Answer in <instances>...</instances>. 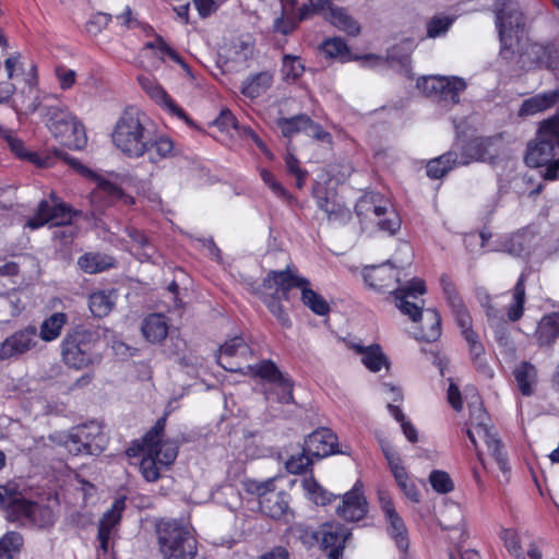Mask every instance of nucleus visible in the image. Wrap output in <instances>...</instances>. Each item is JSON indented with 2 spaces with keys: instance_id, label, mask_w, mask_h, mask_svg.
Here are the masks:
<instances>
[{
  "instance_id": "a18cd8bd",
  "label": "nucleus",
  "mask_w": 559,
  "mask_h": 559,
  "mask_svg": "<svg viewBox=\"0 0 559 559\" xmlns=\"http://www.w3.org/2000/svg\"><path fill=\"white\" fill-rule=\"evenodd\" d=\"M263 287L265 289L273 290L270 295H265L264 297V304L269 308V310L277 318L278 322L283 326H290V320L288 314L285 312L283 306L280 302L281 297H286L287 294H283L282 290L277 292V287L273 286L272 288L265 286L263 284Z\"/></svg>"
},
{
  "instance_id": "09e8293b",
  "label": "nucleus",
  "mask_w": 559,
  "mask_h": 559,
  "mask_svg": "<svg viewBox=\"0 0 559 559\" xmlns=\"http://www.w3.org/2000/svg\"><path fill=\"white\" fill-rule=\"evenodd\" d=\"M322 52L330 58H337L341 61L349 60V50L346 43L340 38H329L321 46Z\"/></svg>"
},
{
  "instance_id": "0e129e2a",
  "label": "nucleus",
  "mask_w": 559,
  "mask_h": 559,
  "mask_svg": "<svg viewBox=\"0 0 559 559\" xmlns=\"http://www.w3.org/2000/svg\"><path fill=\"white\" fill-rule=\"evenodd\" d=\"M453 20L447 16H435L427 25V35L430 38L439 37L447 33Z\"/></svg>"
},
{
  "instance_id": "774afa93",
  "label": "nucleus",
  "mask_w": 559,
  "mask_h": 559,
  "mask_svg": "<svg viewBox=\"0 0 559 559\" xmlns=\"http://www.w3.org/2000/svg\"><path fill=\"white\" fill-rule=\"evenodd\" d=\"M261 179L263 182L272 190V192L281 198V199H287L288 193L286 189L275 179L274 175L270 173L269 170L262 169L261 170Z\"/></svg>"
},
{
  "instance_id": "c03bdc74",
  "label": "nucleus",
  "mask_w": 559,
  "mask_h": 559,
  "mask_svg": "<svg viewBox=\"0 0 559 559\" xmlns=\"http://www.w3.org/2000/svg\"><path fill=\"white\" fill-rule=\"evenodd\" d=\"M525 275L521 274L512 290V300L508 306L507 316L510 321H518L523 314L525 301Z\"/></svg>"
},
{
  "instance_id": "6ab92c4d",
  "label": "nucleus",
  "mask_w": 559,
  "mask_h": 559,
  "mask_svg": "<svg viewBox=\"0 0 559 559\" xmlns=\"http://www.w3.org/2000/svg\"><path fill=\"white\" fill-rule=\"evenodd\" d=\"M138 82L141 88L147 96L159 106L169 116L182 120L188 126H193V121L187 115L182 107H180L166 90L153 78L140 75Z\"/></svg>"
},
{
  "instance_id": "cd10ccee",
  "label": "nucleus",
  "mask_w": 559,
  "mask_h": 559,
  "mask_svg": "<svg viewBox=\"0 0 559 559\" xmlns=\"http://www.w3.org/2000/svg\"><path fill=\"white\" fill-rule=\"evenodd\" d=\"M337 437L328 428H320L307 436L304 442V451L312 457L321 459L335 453H344L336 450Z\"/></svg>"
},
{
  "instance_id": "13d9d810",
  "label": "nucleus",
  "mask_w": 559,
  "mask_h": 559,
  "mask_svg": "<svg viewBox=\"0 0 559 559\" xmlns=\"http://www.w3.org/2000/svg\"><path fill=\"white\" fill-rule=\"evenodd\" d=\"M311 459L312 456L302 450L301 453L294 454L286 461V469L290 474H301L311 465Z\"/></svg>"
},
{
  "instance_id": "4468645a",
  "label": "nucleus",
  "mask_w": 559,
  "mask_h": 559,
  "mask_svg": "<svg viewBox=\"0 0 559 559\" xmlns=\"http://www.w3.org/2000/svg\"><path fill=\"white\" fill-rule=\"evenodd\" d=\"M107 435L102 426L96 421H91L78 426L69 431L63 440V444L69 453L98 455L107 445Z\"/></svg>"
},
{
  "instance_id": "423d86ee",
  "label": "nucleus",
  "mask_w": 559,
  "mask_h": 559,
  "mask_svg": "<svg viewBox=\"0 0 559 559\" xmlns=\"http://www.w3.org/2000/svg\"><path fill=\"white\" fill-rule=\"evenodd\" d=\"M252 378L267 401L282 404L293 403L294 383L288 374L282 372L274 361L263 359L250 364L243 373Z\"/></svg>"
},
{
  "instance_id": "bb28decb",
  "label": "nucleus",
  "mask_w": 559,
  "mask_h": 559,
  "mask_svg": "<svg viewBox=\"0 0 559 559\" xmlns=\"http://www.w3.org/2000/svg\"><path fill=\"white\" fill-rule=\"evenodd\" d=\"M362 484L357 481L354 487L343 496L342 503L336 513L340 518L356 522L367 514V501L362 492Z\"/></svg>"
},
{
  "instance_id": "72a5a7b5",
  "label": "nucleus",
  "mask_w": 559,
  "mask_h": 559,
  "mask_svg": "<svg viewBox=\"0 0 559 559\" xmlns=\"http://www.w3.org/2000/svg\"><path fill=\"white\" fill-rule=\"evenodd\" d=\"M296 1L283 0L282 2V16L274 22V29L284 35L289 34L297 25L298 21L307 19L311 13L309 2L299 9L298 15L294 14Z\"/></svg>"
},
{
  "instance_id": "7ed1b4c3",
  "label": "nucleus",
  "mask_w": 559,
  "mask_h": 559,
  "mask_svg": "<svg viewBox=\"0 0 559 559\" xmlns=\"http://www.w3.org/2000/svg\"><path fill=\"white\" fill-rule=\"evenodd\" d=\"M426 292L420 278H412L396 290V307L415 323H420L419 331L413 332L414 337L425 342H433L441 334V318L432 308L423 309L415 300Z\"/></svg>"
},
{
  "instance_id": "bf43d9fd",
  "label": "nucleus",
  "mask_w": 559,
  "mask_h": 559,
  "mask_svg": "<svg viewBox=\"0 0 559 559\" xmlns=\"http://www.w3.org/2000/svg\"><path fill=\"white\" fill-rule=\"evenodd\" d=\"M544 139H549L559 148V112L539 123Z\"/></svg>"
},
{
  "instance_id": "f704fd0d",
  "label": "nucleus",
  "mask_w": 559,
  "mask_h": 559,
  "mask_svg": "<svg viewBox=\"0 0 559 559\" xmlns=\"http://www.w3.org/2000/svg\"><path fill=\"white\" fill-rule=\"evenodd\" d=\"M350 347L361 356V362L371 372H379L382 368H389V360L378 344L364 346L360 343H352Z\"/></svg>"
},
{
  "instance_id": "37998d69",
  "label": "nucleus",
  "mask_w": 559,
  "mask_h": 559,
  "mask_svg": "<svg viewBox=\"0 0 559 559\" xmlns=\"http://www.w3.org/2000/svg\"><path fill=\"white\" fill-rule=\"evenodd\" d=\"M536 338L540 345H550L559 336V312L545 316L536 329Z\"/></svg>"
},
{
  "instance_id": "a211bd4d",
  "label": "nucleus",
  "mask_w": 559,
  "mask_h": 559,
  "mask_svg": "<svg viewBox=\"0 0 559 559\" xmlns=\"http://www.w3.org/2000/svg\"><path fill=\"white\" fill-rule=\"evenodd\" d=\"M252 349L240 336L227 340L218 349L217 361L227 371L245 373Z\"/></svg>"
},
{
  "instance_id": "338daca9",
  "label": "nucleus",
  "mask_w": 559,
  "mask_h": 559,
  "mask_svg": "<svg viewBox=\"0 0 559 559\" xmlns=\"http://www.w3.org/2000/svg\"><path fill=\"white\" fill-rule=\"evenodd\" d=\"M56 76L58 79L60 88L63 91L71 88L76 80L75 71L64 66H59L56 68Z\"/></svg>"
},
{
  "instance_id": "2eb2a0df",
  "label": "nucleus",
  "mask_w": 559,
  "mask_h": 559,
  "mask_svg": "<svg viewBox=\"0 0 559 559\" xmlns=\"http://www.w3.org/2000/svg\"><path fill=\"white\" fill-rule=\"evenodd\" d=\"M8 520L21 522L23 525L47 527L53 524L55 515L49 507L28 501L16 490Z\"/></svg>"
},
{
  "instance_id": "de8ad7c7",
  "label": "nucleus",
  "mask_w": 559,
  "mask_h": 559,
  "mask_svg": "<svg viewBox=\"0 0 559 559\" xmlns=\"http://www.w3.org/2000/svg\"><path fill=\"white\" fill-rule=\"evenodd\" d=\"M301 486L316 504L324 506L331 501V495L312 476L304 478Z\"/></svg>"
},
{
  "instance_id": "9b49d317",
  "label": "nucleus",
  "mask_w": 559,
  "mask_h": 559,
  "mask_svg": "<svg viewBox=\"0 0 559 559\" xmlns=\"http://www.w3.org/2000/svg\"><path fill=\"white\" fill-rule=\"evenodd\" d=\"M356 213L361 223L374 224L389 235H394L401 228V218L391 203L380 194L361 197L356 203Z\"/></svg>"
},
{
  "instance_id": "79ce46f5",
  "label": "nucleus",
  "mask_w": 559,
  "mask_h": 559,
  "mask_svg": "<svg viewBox=\"0 0 559 559\" xmlns=\"http://www.w3.org/2000/svg\"><path fill=\"white\" fill-rule=\"evenodd\" d=\"M143 51H151L162 61L165 60V57H169L175 62L181 66L187 75L193 78L189 66L182 61L178 53L175 50H173L160 36H156L154 40L147 41L143 47Z\"/></svg>"
},
{
  "instance_id": "b1692460",
  "label": "nucleus",
  "mask_w": 559,
  "mask_h": 559,
  "mask_svg": "<svg viewBox=\"0 0 559 559\" xmlns=\"http://www.w3.org/2000/svg\"><path fill=\"white\" fill-rule=\"evenodd\" d=\"M523 66L556 69L559 66V50L554 44L527 43L520 52Z\"/></svg>"
},
{
  "instance_id": "f03ea898",
  "label": "nucleus",
  "mask_w": 559,
  "mask_h": 559,
  "mask_svg": "<svg viewBox=\"0 0 559 559\" xmlns=\"http://www.w3.org/2000/svg\"><path fill=\"white\" fill-rule=\"evenodd\" d=\"M165 419H159L155 426L136 441L128 452H136L141 456L140 472L146 481L158 480L176 461L178 444L174 440H164ZM131 455V453H129Z\"/></svg>"
},
{
  "instance_id": "0eeeda50",
  "label": "nucleus",
  "mask_w": 559,
  "mask_h": 559,
  "mask_svg": "<svg viewBox=\"0 0 559 559\" xmlns=\"http://www.w3.org/2000/svg\"><path fill=\"white\" fill-rule=\"evenodd\" d=\"M493 10L501 44L500 53L504 59H510L520 51L524 32V17L515 0L497 1Z\"/></svg>"
},
{
  "instance_id": "f8f14e48",
  "label": "nucleus",
  "mask_w": 559,
  "mask_h": 559,
  "mask_svg": "<svg viewBox=\"0 0 559 559\" xmlns=\"http://www.w3.org/2000/svg\"><path fill=\"white\" fill-rule=\"evenodd\" d=\"M264 285L272 288L277 287V292L282 290L287 294L293 287L300 288L301 299L305 306L311 309L318 316H325L329 310V304L317 292L310 288V283L306 277L293 273L289 269L285 271H272L264 278Z\"/></svg>"
},
{
  "instance_id": "f3484780",
  "label": "nucleus",
  "mask_w": 559,
  "mask_h": 559,
  "mask_svg": "<svg viewBox=\"0 0 559 559\" xmlns=\"http://www.w3.org/2000/svg\"><path fill=\"white\" fill-rule=\"evenodd\" d=\"M479 159H483L479 143L473 141L467 144L466 150L460 156L456 152L450 151L440 157L429 160L427 164V175L431 179H439L455 166L467 165Z\"/></svg>"
},
{
  "instance_id": "864d4df0",
  "label": "nucleus",
  "mask_w": 559,
  "mask_h": 559,
  "mask_svg": "<svg viewBox=\"0 0 559 559\" xmlns=\"http://www.w3.org/2000/svg\"><path fill=\"white\" fill-rule=\"evenodd\" d=\"M308 123V116L300 115L293 118H283L278 120V127L282 134L286 138H290L299 132H304L306 124Z\"/></svg>"
},
{
  "instance_id": "aec40b11",
  "label": "nucleus",
  "mask_w": 559,
  "mask_h": 559,
  "mask_svg": "<svg viewBox=\"0 0 559 559\" xmlns=\"http://www.w3.org/2000/svg\"><path fill=\"white\" fill-rule=\"evenodd\" d=\"M72 219V211L64 203H58L55 199L51 201L43 200L38 204L36 214L31 217L25 226L31 229H37L50 223L52 225H66Z\"/></svg>"
},
{
  "instance_id": "e2e57ef3",
  "label": "nucleus",
  "mask_w": 559,
  "mask_h": 559,
  "mask_svg": "<svg viewBox=\"0 0 559 559\" xmlns=\"http://www.w3.org/2000/svg\"><path fill=\"white\" fill-rule=\"evenodd\" d=\"M464 338L466 340L472 358L475 360L478 368H485L483 361L484 346L477 341V335L474 331H466Z\"/></svg>"
},
{
  "instance_id": "69168bd1",
  "label": "nucleus",
  "mask_w": 559,
  "mask_h": 559,
  "mask_svg": "<svg viewBox=\"0 0 559 559\" xmlns=\"http://www.w3.org/2000/svg\"><path fill=\"white\" fill-rule=\"evenodd\" d=\"M252 44L249 39H238L231 47L236 62H245L252 55Z\"/></svg>"
},
{
  "instance_id": "4be33fe9",
  "label": "nucleus",
  "mask_w": 559,
  "mask_h": 559,
  "mask_svg": "<svg viewBox=\"0 0 559 559\" xmlns=\"http://www.w3.org/2000/svg\"><path fill=\"white\" fill-rule=\"evenodd\" d=\"M37 329L27 325L15 331L0 343V360L19 357L37 345Z\"/></svg>"
},
{
  "instance_id": "9d476101",
  "label": "nucleus",
  "mask_w": 559,
  "mask_h": 559,
  "mask_svg": "<svg viewBox=\"0 0 559 559\" xmlns=\"http://www.w3.org/2000/svg\"><path fill=\"white\" fill-rule=\"evenodd\" d=\"M45 122L62 145L71 150H82L86 145L84 126L67 107L59 104L47 106Z\"/></svg>"
},
{
  "instance_id": "5fc2aeb1",
  "label": "nucleus",
  "mask_w": 559,
  "mask_h": 559,
  "mask_svg": "<svg viewBox=\"0 0 559 559\" xmlns=\"http://www.w3.org/2000/svg\"><path fill=\"white\" fill-rule=\"evenodd\" d=\"M389 413L395 418L396 421L401 424L403 433L407 438L409 442H417L418 435L417 429L414 427V425L406 420L405 415L401 411V408L394 404L388 403L386 406Z\"/></svg>"
},
{
  "instance_id": "052dcab7",
  "label": "nucleus",
  "mask_w": 559,
  "mask_h": 559,
  "mask_svg": "<svg viewBox=\"0 0 559 559\" xmlns=\"http://www.w3.org/2000/svg\"><path fill=\"white\" fill-rule=\"evenodd\" d=\"M305 71V67L299 58L285 56L282 64L283 75L287 80L298 79Z\"/></svg>"
},
{
  "instance_id": "a878e982",
  "label": "nucleus",
  "mask_w": 559,
  "mask_h": 559,
  "mask_svg": "<svg viewBox=\"0 0 559 559\" xmlns=\"http://www.w3.org/2000/svg\"><path fill=\"white\" fill-rule=\"evenodd\" d=\"M126 510V498L119 497L115 499L111 507L104 512L98 523L97 538L99 549L106 554L109 547V540L117 531L123 511Z\"/></svg>"
},
{
  "instance_id": "20e7f679",
  "label": "nucleus",
  "mask_w": 559,
  "mask_h": 559,
  "mask_svg": "<svg viewBox=\"0 0 559 559\" xmlns=\"http://www.w3.org/2000/svg\"><path fill=\"white\" fill-rule=\"evenodd\" d=\"M151 132L146 115L135 107H130L116 121L111 131V141L124 156L140 158L148 144Z\"/></svg>"
},
{
  "instance_id": "e433bc0d",
  "label": "nucleus",
  "mask_w": 559,
  "mask_h": 559,
  "mask_svg": "<svg viewBox=\"0 0 559 559\" xmlns=\"http://www.w3.org/2000/svg\"><path fill=\"white\" fill-rule=\"evenodd\" d=\"M142 333L151 343H159L166 338L169 331L167 318L160 313L147 316L142 323Z\"/></svg>"
},
{
  "instance_id": "5701e85b",
  "label": "nucleus",
  "mask_w": 559,
  "mask_h": 559,
  "mask_svg": "<svg viewBox=\"0 0 559 559\" xmlns=\"http://www.w3.org/2000/svg\"><path fill=\"white\" fill-rule=\"evenodd\" d=\"M381 449L400 489L407 499L418 502L420 493L416 484L408 477L400 454L389 443H382Z\"/></svg>"
},
{
  "instance_id": "412c9836",
  "label": "nucleus",
  "mask_w": 559,
  "mask_h": 559,
  "mask_svg": "<svg viewBox=\"0 0 559 559\" xmlns=\"http://www.w3.org/2000/svg\"><path fill=\"white\" fill-rule=\"evenodd\" d=\"M313 13L322 14L323 17L340 31L350 36L360 33V26L356 20L346 13L342 8L334 7L330 0H309Z\"/></svg>"
},
{
  "instance_id": "8fccbe9b",
  "label": "nucleus",
  "mask_w": 559,
  "mask_h": 559,
  "mask_svg": "<svg viewBox=\"0 0 559 559\" xmlns=\"http://www.w3.org/2000/svg\"><path fill=\"white\" fill-rule=\"evenodd\" d=\"M16 106H20L26 114H33L39 106V95L36 86L29 82L26 91L22 92L21 96L14 99Z\"/></svg>"
},
{
  "instance_id": "c85d7f7f",
  "label": "nucleus",
  "mask_w": 559,
  "mask_h": 559,
  "mask_svg": "<svg viewBox=\"0 0 559 559\" xmlns=\"http://www.w3.org/2000/svg\"><path fill=\"white\" fill-rule=\"evenodd\" d=\"M379 500L384 516L389 523V533L395 540L396 546L401 550H406L408 547V540L406 535V527L403 520L396 513L394 504L391 500L390 495L386 491H379Z\"/></svg>"
},
{
  "instance_id": "1a4fd4ad",
  "label": "nucleus",
  "mask_w": 559,
  "mask_h": 559,
  "mask_svg": "<svg viewBox=\"0 0 559 559\" xmlns=\"http://www.w3.org/2000/svg\"><path fill=\"white\" fill-rule=\"evenodd\" d=\"M96 341L95 333L88 329L78 326L69 331L60 344L63 362L76 370L99 364L102 357L94 352Z\"/></svg>"
},
{
  "instance_id": "473e14b6",
  "label": "nucleus",
  "mask_w": 559,
  "mask_h": 559,
  "mask_svg": "<svg viewBox=\"0 0 559 559\" xmlns=\"http://www.w3.org/2000/svg\"><path fill=\"white\" fill-rule=\"evenodd\" d=\"M559 103V88L535 94L523 100L519 109V117H531L551 109Z\"/></svg>"
},
{
  "instance_id": "a19ab883",
  "label": "nucleus",
  "mask_w": 559,
  "mask_h": 559,
  "mask_svg": "<svg viewBox=\"0 0 559 559\" xmlns=\"http://www.w3.org/2000/svg\"><path fill=\"white\" fill-rule=\"evenodd\" d=\"M273 78L269 72H260L249 76L241 84V94L250 99L262 96L272 85Z\"/></svg>"
},
{
  "instance_id": "dca6fc26",
  "label": "nucleus",
  "mask_w": 559,
  "mask_h": 559,
  "mask_svg": "<svg viewBox=\"0 0 559 559\" xmlns=\"http://www.w3.org/2000/svg\"><path fill=\"white\" fill-rule=\"evenodd\" d=\"M466 86V82L459 76L427 75L417 81V87L424 94L451 104L460 102V95Z\"/></svg>"
},
{
  "instance_id": "4c0bfd02",
  "label": "nucleus",
  "mask_w": 559,
  "mask_h": 559,
  "mask_svg": "<svg viewBox=\"0 0 559 559\" xmlns=\"http://www.w3.org/2000/svg\"><path fill=\"white\" fill-rule=\"evenodd\" d=\"M118 295L116 289H100L92 293L88 298V308L97 318L108 316L114 309Z\"/></svg>"
},
{
  "instance_id": "2f4dec72",
  "label": "nucleus",
  "mask_w": 559,
  "mask_h": 559,
  "mask_svg": "<svg viewBox=\"0 0 559 559\" xmlns=\"http://www.w3.org/2000/svg\"><path fill=\"white\" fill-rule=\"evenodd\" d=\"M350 536L347 527L340 523H325L316 533V538L321 542V545L325 549H330V552L337 551V555H343L345 542Z\"/></svg>"
},
{
  "instance_id": "6e6552de",
  "label": "nucleus",
  "mask_w": 559,
  "mask_h": 559,
  "mask_svg": "<svg viewBox=\"0 0 559 559\" xmlns=\"http://www.w3.org/2000/svg\"><path fill=\"white\" fill-rule=\"evenodd\" d=\"M156 533L163 559H195L198 543L187 526L176 521L160 522Z\"/></svg>"
},
{
  "instance_id": "58836bf2",
  "label": "nucleus",
  "mask_w": 559,
  "mask_h": 559,
  "mask_svg": "<svg viewBox=\"0 0 559 559\" xmlns=\"http://www.w3.org/2000/svg\"><path fill=\"white\" fill-rule=\"evenodd\" d=\"M516 385L524 396H531L537 384V370L534 365L523 361L513 370Z\"/></svg>"
},
{
  "instance_id": "49530a36",
  "label": "nucleus",
  "mask_w": 559,
  "mask_h": 559,
  "mask_svg": "<svg viewBox=\"0 0 559 559\" xmlns=\"http://www.w3.org/2000/svg\"><path fill=\"white\" fill-rule=\"evenodd\" d=\"M78 264L85 273L94 274L112 265V259L99 253H86L78 260Z\"/></svg>"
},
{
  "instance_id": "ea45409f",
  "label": "nucleus",
  "mask_w": 559,
  "mask_h": 559,
  "mask_svg": "<svg viewBox=\"0 0 559 559\" xmlns=\"http://www.w3.org/2000/svg\"><path fill=\"white\" fill-rule=\"evenodd\" d=\"M67 323V313L55 312L41 322L37 337L39 336L41 341L47 343L53 342L61 335Z\"/></svg>"
},
{
  "instance_id": "680f3d73",
  "label": "nucleus",
  "mask_w": 559,
  "mask_h": 559,
  "mask_svg": "<svg viewBox=\"0 0 559 559\" xmlns=\"http://www.w3.org/2000/svg\"><path fill=\"white\" fill-rule=\"evenodd\" d=\"M451 308L457 325L462 329L463 335H465L466 331H473L471 329L472 318L462 301L453 300Z\"/></svg>"
},
{
  "instance_id": "7c9ffc66",
  "label": "nucleus",
  "mask_w": 559,
  "mask_h": 559,
  "mask_svg": "<svg viewBox=\"0 0 559 559\" xmlns=\"http://www.w3.org/2000/svg\"><path fill=\"white\" fill-rule=\"evenodd\" d=\"M215 124L224 132H230L235 130L236 133L243 139L251 140L270 159L273 158V154L269 151L265 143L259 138V135L247 126H240L236 117L230 110L224 109L221 115L216 118Z\"/></svg>"
},
{
  "instance_id": "f257e3e1",
  "label": "nucleus",
  "mask_w": 559,
  "mask_h": 559,
  "mask_svg": "<svg viewBox=\"0 0 559 559\" xmlns=\"http://www.w3.org/2000/svg\"><path fill=\"white\" fill-rule=\"evenodd\" d=\"M0 135L5 140L11 152L21 159L27 160L37 167L48 168L55 165L56 159H62L80 174L91 178L96 183V188L91 193V203L96 211H102L107 205L117 200L123 201L126 204L133 203V198L123 193L114 183L103 179L100 176L82 165L78 159L67 154L56 151L53 154L28 151L24 142L16 136L13 130L0 124Z\"/></svg>"
},
{
  "instance_id": "4d7b16f0",
  "label": "nucleus",
  "mask_w": 559,
  "mask_h": 559,
  "mask_svg": "<svg viewBox=\"0 0 559 559\" xmlns=\"http://www.w3.org/2000/svg\"><path fill=\"white\" fill-rule=\"evenodd\" d=\"M429 483L433 490L439 493H448L454 488V484L450 475L443 471H432L429 475Z\"/></svg>"
},
{
  "instance_id": "ddd939ff",
  "label": "nucleus",
  "mask_w": 559,
  "mask_h": 559,
  "mask_svg": "<svg viewBox=\"0 0 559 559\" xmlns=\"http://www.w3.org/2000/svg\"><path fill=\"white\" fill-rule=\"evenodd\" d=\"M245 488L248 493L258 497L260 510L264 515L288 522L292 515L289 495L275 489V479L269 478L263 481L250 479L245 483Z\"/></svg>"
},
{
  "instance_id": "c9c22d12",
  "label": "nucleus",
  "mask_w": 559,
  "mask_h": 559,
  "mask_svg": "<svg viewBox=\"0 0 559 559\" xmlns=\"http://www.w3.org/2000/svg\"><path fill=\"white\" fill-rule=\"evenodd\" d=\"M146 155L148 160L157 164L164 159L171 158L176 155V147L171 139L168 136H154L150 134L148 144L143 150V156Z\"/></svg>"
},
{
  "instance_id": "c756f323",
  "label": "nucleus",
  "mask_w": 559,
  "mask_h": 559,
  "mask_svg": "<svg viewBox=\"0 0 559 559\" xmlns=\"http://www.w3.org/2000/svg\"><path fill=\"white\" fill-rule=\"evenodd\" d=\"M558 153L559 148L549 139H544L542 129L538 127L536 139L527 144L525 163L530 167H540L549 163Z\"/></svg>"
},
{
  "instance_id": "6e6d98bb",
  "label": "nucleus",
  "mask_w": 559,
  "mask_h": 559,
  "mask_svg": "<svg viewBox=\"0 0 559 559\" xmlns=\"http://www.w3.org/2000/svg\"><path fill=\"white\" fill-rule=\"evenodd\" d=\"M500 538L503 540L504 546L509 552L516 559H525L524 551L520 544V537L516 531L511 528H503L500 532Z\"/></svg>"
},
{
  "instance_id": "3c124183",
  "label": "nucleus",
  "mask_w": 559,
  "mask_h": 559,
  "mask_svg": "<svg viewBox=\"0 0 559 559\" xmlns=\"http://www.w3.org/2000/svg\"><path fill=\"white\" fill-rule=\"evenodd\" d=\"M23 544L22 536L16 532H9L0 539V559H12Z\"/></svg>"
},
{
  "instance_id": "393cba45",
  "label": "nucleus",
  "mask_w": 559,
  "mask_h": 559,
  "mask_svg": "<svg viewBox=\"0 0 559 559\" xmlns=\"http://www.w3.org/2000/svg\"><path fill=\"white\" fill-rule=\"evenodd\" d=\"M362 277L369 287L378 290L390 288L393 283H399V287L393 290L395 296L396 290L409 282L407 281L402 284L400 272L396 271L390 263L365 266L362 269Z\"/></svg>"
},
{
  "instance_id": "603ef678",
  "label": "nucleus",
  "mask_w": 559,
  "mask_h": 559,
  "mask_svg": "<svg viewBox=\"0 0 559 559\" xmlns=\"http://www.w3.org/2000/svg\"><path fill=\"white\" fill-rule=\"evenodd\" d=\"M317 204L320 210L326 213L330 221H346L349 217V210L344 205L331 202L326 198L318 197Z\"/></svg>"
},
{
  "instance_id": "39448f33",
  "label": "nucleus",
  "mask_w": 559,
  "mask_h": 559,
  "mask_svg": "<svg viewBox=\"0 0 559 559\" xmlns=\"http://www.w3.org/2000/svg\"><path fill=\"white\" fill-rule=\"evenodd\" d=\"M469 407V424L467 428V436L477 451L478 460L481 462V453L478 449V442L484 441L498 463L500 469L506 472L508 469V460L503 450L500 439L497 437L496 431L490 426V418L486 411L483 408L477 394L472 396L468 402Z\"/></svg>"
}]
</instances>
